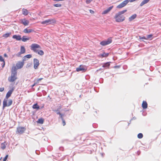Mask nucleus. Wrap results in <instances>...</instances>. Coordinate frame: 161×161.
Segmentation results:
<instances>
[{
  "label": "nucleus",
  "instance_id": "obj_1",
  "mask_svg": "<svg viewBox=\"0 0 161 161\" xmlns=\"http://www.w3.org/2000/svg\"><path fill=\"white\" fill-rule=\"evenodd\" d=\"M126 11L127 10L125 9L119 11L116 14L114 17L116 21L118 22H120L124 21L125 19V17L122 14L126 12Z\"/></svg>",
  "mask_w": 161,
  "mask_h": 161
},
{
  "label": "nucleus",
  "instance_id": "obj_2",
  "mask_svg": "<svg viewBox=\"0 0 161 161\" xmlns=\"http://www.w3.org/2000/svg\"><path fill=\"white\" fill-rule=\"evenodd\" d=\"M40 48L41 47L40 45L37 44L33 43L31 44V49L34 52L37 53L39 55H42L44 54V52L42 50L37 49Z\"/></svg>",
  "mask_w": 161,
  "mask_h": 161
},
{
  "label": "nucleus",
  "instance_id": "obj_3",
  "mask_svg": "<svg viewBox=\"0 0 161 161\" xmlns=\"http://www.w3.org/2000/svg\"><path fill=\"white\" fill-rule=\"evenodd\" d=\"M7 99H4L3 103V109H4L6 107L10 106L12 103V100L11 99H9L8 100V103H7Z\"/></svg>",
  "mask_w": 161,
  "mask_h": 161
},
{
  "label": "nucleus",
  "instance_id": "obj_4",
  "mask_svg": "<svg viewBox=\"0 0 161 161\" xmlns=\"http://www.w3.org/2000/svg\"><path fill=\"white\" fill-rule=\"evenodd\" d=\"M112 42L111 38H108L107 40L103 41L100 42V44L102 46H104L108 45Z\"/></svg>",
  "mask_w": 161,
  "mask_h": 161
},
{
  "label": "nucleus",
  "instance_id": "obj_5",
  "mask_svg": "<svg viewBox=\"0 0 161 161\" xmlns=\"http://www.w3.org/2000/svg\"><path fill=\"white\" fill-rule=\"evenodd\" d=\"M17 74L11 73V76L8 78V81L10 82H13L15 81L17 79Z\"/></svg>",
  "mask_w": 161,
  "mask_h": 161
},
{
  "label": "nucleus",
  "instance_id": "obj_6",
  "mask_svg": "<svg viewBox=\"0 0 161 161\" xmlns=\"http://www.w3.org/2000/svg\"><path fill=\"white\" fill-rule=\"evenodd\" d=\"M130 2V0H126L123 2L121 3L118 5L117 8H120L125 7Z\"/></svg>",
  "mask_w": 161,
  "mask_h": 161
},
{
  "label": "nucleus",
  "instance_id": "obj_7",
  "mask_svg": "<svg viewBox=\"0 0 161 161\" xmlns=\"http://www.w3.org/2000/svg\"><path fill=\"white\" fill-rule=\"evenodd\" d=\"M25 130L26 128L24 127H19L17 128L16 133L21 134L23 133Z\"/></svg>",
  "mask_w": 161,
  "mask_h": 161
},
{
  "label": "nucleus",
  "instance_id": "obj_8",
  "mask_svg": "<svg viewBox=\"0 0 161 161\" xmlns=\"http://www.w3.org/2000/svg\"><path fill=\"white\" fill-rule=\"evenodd\" d=\"M34 68L35 69H37L39 65V61L36 58H34L33 60Z\"/></svg>",
  "mask_w": 161,
  "mask_h": 161
},
{
  "label": "nucleus",
  "instance_id": "obj_9",
  "mask_svg": "<svg viewBox=\"0 0 161 161\" xmlns=\"http://www.w3.org/2000/svg\"><path fill=\"white\" fill-rule=\"evenodd\" d=\"M24 64V62L23 61H18L16 64V66L17 69H19L22 68Z\"/></svg>",
  "mask_w": 161,
  "mask_h": 161
},
{
  "label": "nucleus",
  "instance_id": "obj_10",
  "mask_svg": "<svg viewBox=\"0 0 161 161\" xmlns=\"http://www.w3.org/2000/svg\"><path fill=\"white\" fill-rule=\"evenodd\" d=\"M20 23L23 24L25 26L28 25L29 24V21L28 20H26L25 19H21L20 20Z\"/></svg>",
  "mask_w": 161,
  "mask_h": 161
},
{
  "label": "nucleus",
  "instance_id": "obj_11",
  "mask_svg": "<svg viewBox=\"0 0 161 161\" xmlns=\"http://www.w3.org/2000/svg\"><path fill=\"white\" fill-rule=\"evenodd\" d=\"M14 88H13L11 90H10L7 93L5 98L4 99H8L11 96V94L14 91Z\"/></svg>",
  "mask_w": 161,
  "mask_h": 161
},
{
  "label": "nucleus",
  "instance_id": "obj_12",
  "mask_svg": "<svg viewBox=\"0 0 161 161\" xmlns=\"http://www.w3.org/2000/svg\"><path fill=\"white\" fill-rule=\"evenodd\" d=\"M53 21V20L52 19H48L42 21L41 23L43 24H47V23L51 24L53 22H52Z\"/></svg>",
  "mask_w": 161,
  "mask_h": 161
},
{
  "label": "nucleus",
  "instance_id": "obj_13",
  "mask_svg": "<svg viewBox=\"0 0 161 161\" xmlns=\"http://www.w3.org/2000/svg\"><path fill=\"white\" fill-rule=\"evenodd\" d=\"M113 6H111L109 7L107 9L104 10L102 13V14H106L108 13L113 8Z\"/></svg>",
  "mask_w": 161,
  "mask_h": 161
},
{
  "label": "nucleus",
  "instance_id": "obj_14",
  "mask_svg": "<svg viewBox=\"0 0 161 161\" xmlns=\"http://www.w3.org/2000/svg\"><path fill=\"white\" fill-rule=\"evenodd\" d=\"M18 69L17 67L15 66H13L11 69V73H13L14 74H17V70Z\"/></svg>",
  "mask_w": 161,
  "mask_h": 161
},
{
  "label": "nucleus",
  "instance_id": "obj_15",
  "mask_svg": "<svg viewBox=\"0 0 161 161\" xmlns=\"http://www.w3.org/2000/svg\"><path fill=\"white\" fill-rule=\"evenodd\" d=\"M85 70V69L83 68V67L81 65L80 66L76 68V70L77 72L82 71H84Z\"/></svg>",
  "mask_w": 161,
  "mask_h": 161
},
{
  "label": "nucleus",
  "instance_id": "obj_16",
  "mask_svg": "<svg viewBox=\"0 0 161 161\" xmlns=\"http://www.w3.org/2000/svg\"><path fill=\"white\" fill-rule=\"evenodd\" d=\"M12 38L15 39L17 41H20L21 39V36L20 35H14L13 36Z\"/></svg>",
  "mask_w": 161,
  "mask_h": 161
},
{
  "label": "nucleus",
  "instance_id": "obj_17",
  "mask_svg": "<svg viewBox=\"0 0 161 161\" xmlns=\"http://www.w3.org/2000/svg\"><path fill=\"white\" fill-rule=\"evenodd\" d=\"M31 37H27L26 36H23V37L21 38L22 41L24 42H25L29 40L30 39Z\"/></svg>",
  "mask_w": 161,
  "mask_h": 161
},
{
  "label": "nucleus",
  "instance_id": "obj_18",
  "mask_svg": "<svg viewBox=\"0 0 161 161\" xmlns=\"http://www.w3.org/2000/svg\"><path fill=\"white\" fill-rule=\"evenodd\" d=\"M33 31L34 30L32 29H28L27 28H26L23 30V32L25 33H29Z\"/></svg>",
  "mask_w": 161,
  "mask_h": 161
},
{
  "label": "nucleus",
  "instance_id": "obj_19",
  "mask_svg": "<svg viewBox=\"0 0 161 161\" xmlns=\"http://www.w3.org/2000/svg\"><path fill=\"white\" fill-rule=\"evenodd\" d=\"M137 15L135 14L132 15L129 18V21H131L135 19Z\"/></svg>",
  "mask_w": 161,
  "mask_h": 161
},
{
  "label": "nucleus",
  "instance_id": "obj_20",
  "mask_svg": "<svg viewBox=\"0 0 161 161\" xmlns=\"http://www.w3.org/2000/svg\"><path fill=\"white\" fill-rule=\"evenodd\" d=\"M142 106L143 109H146L147 107V104L146 102L143 101L142 104Z\"/></svg>",
  "mask_w": 161,
  "mask_h": 161
},
{
  "label": "nucleus",
  "instance_id": "obj_21",
  "mask_svg": "<svg viewBox=\"0 0 161 161\" xmlns=\"http://www.w3.org/2000/svg\"><path fill=\"white\" fill-rule=\"evenodd\" d=\"M150 0H144L140 3V6L142 7L145 4L147 3Z\"/></svg>",
  "mask_w": 161,
  "mask_h": 161
},
{
  "label": "nucleus",
  "instance_id": "obj_22",
  "mask_svg": "<svg viewBox=\"0 0 161 161\" xmlns=\"http://www.w3.org/2000/svg\"><path fill=\"white\" fill-rule=\"evenodd\" d=\"M29 12L26 9L23 8L22 9V14L25 15L28 14Z\"/></svg>",
  "mask_w": 161,
  "mask_h": 161
},
{
  "label": "nucleus",
  "instance_id": "obj_23",
  "mask_svg": "<svg viewBox=\"0 0 161 161\" xmlns=\"http://www.w3.org/2000/svg\"><path fill=\"white\" fill-rule=\"evenodd\" d=\"M25 47L23 46H21L20 50V53H21L22 54H23L25 53Z\"/></svg>",
  "mask_w": 161,
  "mask_h": 161
},
{
  "label": "nucleus",
  "instance_id": "obj_24",
  "mask_svg": "<svg viewBox=\"0 0 161 161\" xmlns=\"http://www.w3.org/2000/svg\"><path fill=\"white\" fill-rule=\"evenodd\" d=\"M32 108L33 109H36L38 110L40 109V106L37 104V103H36L33 105Z\"/></svg>",
  "mask_w": 161,
  "mask_h": 161
},
{
  "label": "nucleus",
  "instance_id": "obj_25",
  "mask_svg": "<svg viewBox=\"0 0 161 161\" xmlns=\"http://www.w3.org/2000/svg\"><path fill=\"white\" fill-rule=\"evenodd\" d=\"M110 65V62H107L105 63H104L103 65V67L104 68H108L109 67Z\"/></svg>",
  "mask_w": 161,
  "mask_h": 161
},
{
  "label": "nucleus",
  "instance_id": "obj_26",
  "mask_svg": "<svg viewBox=\"0 0 161 161\" xmlns=\"http://www.w3.org/2000/svg\"><path fill=\"white\" fill-rule=\"evenodd\" d=\"M44 121V120L43 119L40 118L38 119V120L37 121V122L40 124H43Z\"/></svg>",
  "mask_w": 161,
  "mask_h": 161
},
{
  "label": "nucleus",
  "instance_id": "obj_27",
  "mask_svg": "<svg viewBox=\"0 0 161 161\" xmlns=\"http://www.w3.org/2000/svg\"><path fill=\"white\" fill-rule=\"evenodd\" d=\"M11 34V32L6 33V34H3V37L5 38H6L8 37Z\"/></svg>",
  "mask_w": 161,
  "mask_h": 161
},
{
  "label": "nucleus",
  "instance_id": "obj_28",
  "mask_svg": "<svg viewBox=\"0 0 161 161\" xmlns=\"http://www.w3.org/2000/svg\"><path fill=\"white\" fill-rule=\"evenodd\" d=\"M6 145H5V143L4 142L3 143H2L1 144V148L4 150L6 148Z\"/></svg>",
  "mask_w": 161,
  "mask_h": 161
},
{
  "label": "nucleus",
  "instance_id": "obj_29",
  "mask_svg": "<svg viewBox=\"0 0 161 161\" xmlns=\"http://www.w3.org/2000/svg\"><path fill=\"white\" fill-rule=\"evenodd\" d=\"M43 79V78H40L38 79H37L36 80H35V81H36V83H38L39 82L42 80Z\"/></svg>",
  "mask_w": 161,
  "mask_h": 161
},
{
  "label": "nucleus",
  "instance_id": "obj_30",
  "mask_svg": "<svg viewBox=\"0 0 161 161\" xmlns=\"http://www.w3.org/2000/svg\"><path fill=\"white\" fill-rule=\"evenodd\" d=\"M152 36H153V35H152V34H150V35H148L147 36L146 39H151Z\"/></svg>",
  "mask_w": 161,
  "mask_h": 161
},
{
  "label": "nucleus",
  "instance_id": "obj_31",
  "mask_svg": "<svg viewBox=\"0 0 161 161\" xmlns=\"http://www.w3.org/2000/svg\"><path fill=\"white\" fill-rule=\"evenodd\" d=\"M137 137L139 139H141L143 137V135L142 133H140L138 134L137 135Z\"/></svg>",
  "mask_w": 161,
  "mask_h": 161
},
{
  "label": "nucleus",
  "instance_id": "obj_32",
  "mask_svg": "<svg viewBox=\"0 0 161 161\" xmlns=\"http://www.w3.org/2000/svg\"><path fill=\"white\" fill-rule=\"evenodd\" d=\"M32 64L31 63H28L26 65V68H29L31 67L32 66Z\"/></svg>",
  "mask_w": 161,
  "mask_h": 161
},
{
  "label": "nucleus",
  "instance_id": "obj_33",
  "mask_svg": "<svg viewBox=\"0 0 161 161\" xmlns=\"http://www.w3.org/2000/svg\"><path fill=\"white\" fill-rule=\"evenodd\" d=\"M108 53H104L102 55V56L103 57H106L108 56Z\"/></svg>",
  "mask_w": 161,
  "mask_h": 161
},
{
  "label": "nucleus",
  "instance_id": "obj_34",
  "mask_svg": "<svg viewBox=\"0 0 161 161\" xmlns=\"http://www.w3.org/2000/svg\"><path fill=\"white\" fill-rule=\"evenodd\" d=\"M54 6L55 7H60L61 6V4L59 3L54 4Z\"/></svg>",
  "mask_w": 161,
  "mask_h": 161
},
{
  "label": "nucleus",
  "instance_id": "obj_35",
  "mask_svg": "<svg viewBox=\"0 0 161 161\" xmlns=\"http://www.w3.org/2000/svg\"><path fill=\"white\" fill-rule=\"evenodd\" d=\"M25 56L26 58H30L32 57V55L31 54H28Z\"/></svg>",
  "mask_w": 161,
  "mask_h": 161
},
{
  "label": "nucleus",
  "instance_id": "obj_36",
  "mask_svg": "<svg viewBox=\"0 0 161 161\" xmlns=\"http://www.w3.org/2000/svg\"><path fill=\"white\" fill-rule=\"evenodd\" d=\"M0 61L3 62H5L3 58L1 56H0Z\"/></svg>",
  "mask_w": 161,
  "mask_h": 161
},
{
  "label": "nucleus",
  "instance_id": "obj_37",
  "mask_svg": "<svg viewBox=\"0 0 161 161\" xmlns=\"http://www.w3.org/2000/svg\"><path fill=\"white\" fill-rule=\"evenodd\" d=\"M22 54V53H20V52H19L18 53L16 54V55L17 57H19L20 56L21 54Z\"/></svg>",
  "mask_w": 161,
  "mask_h": 161
},
{
  "label": "nucleus",
  "instance_id": "obj_38",
  "mask_svg": "<svg viewBox=\"0 0 161 161\" xmlns=\"http://www.w3.org/2000/svg\"><path fill=\"white\" fill-rule=\"evenodd\" d=\"M8 155H6L5 157V158H4L3 159V161H6L8 158Z\"/></svg>",
  "mask_w": 161,
  "mask_h": 161
},
{
  "label": "nucleus",
  "instance_id": "obj_39",
  "mask_svg": "<svg viewBox=\"0 0 161 161\" xmlns=\"http://www.w3.org/2000/svg\"><path fill=\"white\" fill-rule=\"evenodd\" d=\"M92 0H86V3L87 4H89Z\"/></svg>",
  "mask_w": 161,
  "mask_h": 161
},
{
  "label": "nucleus",
  "instance_id": "obj_40",
  "mask_svg": "<svg viewBox=\"0 0 161 161\" xmlns=\"http://www.w3.org/2000/svg\"><path fill=\"white\" fill-rule=\"evenodd\" d=\"M59 115H60V118L62 119V120H63V119H64L63 117V114H61Z\"/></svg>",
  "mask_w": 161,
  "mask_h": 161
},
{
  "label": "nucleus",
  "instance_id": "obj_41",
  "mask_svg": "<svg viewBox=\"0 0 161 161\" xmlns=\"http://www.w3.org/2000/svg\"><path fill=\"white\" fill-rule=\"evenodd\" d=\"M26 57H25V56H24L23 58L22 61H23L24 62V61L26 60Z\"/></svg>",
  "mask_w": 161,
  "mask_h": 161
},
{
  "label": "nucleus",
  "instance_id": "obj_42",
  "mask_svg": "<svg viewBox=\"0 0 161 161\" xmlns=\"http://www.w3.org/2000/svg\"><path fill=\"white\" fill-rule=\"evenodd\" d=\"M2 64V67L3 68L4 67L5 65V62H3V63Z\"/></svg>",
  "mask_w": 161,
  "mask_h": 161
},
{
  "label": "nucleus",
  "instance_id": "obj_43",
  "mask_svg": "<svg viewBox=\"0 0 161 161\" xmlns=\"http://www.w3.org/2000/svg\"><path fill=\"white\" fill-rule=\"evenodd\" d=\"M146 38H147V37L143 36V37H142L141 38H140V39L147 40V39H146Z\"/></svg>",
  "mask_w": 161,
  "mask_h": 161
},
{
  "label": "nucleus",
  "instance_id": "obj_44",
  "mask_svg": "<svg viewBox=\"0 0 161 161\" xmlns=\"http://www.w3.org/2000/svg\"><path fill=\"white\" fill-rule=\"evenodd\" d=\"M4 90V88L3 87H2L0 88V92H2Z\"/></svg>",
  "mask_w": 161,
  "mask_h": 161
},
{
  "label": "nucleus",
  "instance_id": "obj_45",
  "mask_svg": "<svg viewBox=\"0 0 161 161\" xmlns=\"http://www.w3.org/2000/svg\"><path fill=\"white\" fill-rule=\"evenodd\" d=\"M63 121V126H64L65 125V121L63 119V120H62Z\"/></svg>",
  "mask_w": 161,
  "mask_h": 161
},
{
  "label": "nucleus",
  "instance_id": "obj_46",
  "mask_svg": "<svg viewBox=\"0 0 161 161\" xmlns=\"http://www.w3.org/2000/svg\"><path fill=\"white\" fill-rule=\"evenodd\" d=\"M90 12L91 14H93L94 13V11L92 10H90Z\"/></svg>",
  "mask_w": 161,
  "mask_h": 161
},
{
  "label": "nucleus",
  "instance_id": "obj_47",
  "mask_svg": "<svg viewBox=\"0 0 161 161\" xmlns=\"http://www.w3.org/2000/svg\"><path fill=\"white\" fill-rule=\"evenodd\" d=\"M54 1H63L64 0H53Z\"/></svg>",
  "mask_w": 161,
  "mask_h": 161
},
{
  "label": "nucleus",
  "instance_id": "obj_48",
  "mask_svg": "<svg viewBox=\"0 0 161 161\" xmlns=\"http://www.w3.org/2000/svg\"><path fill=\"white\" fill-rule=\"evenodd\" d=\"M35 82H36V81H35ZM36 82H35V83H34V84L33 85H32V87H33V86H34L35 85H36Z\"/></svg>",
  "mask_w": 161,
  "mask_h": 161
},
{
  "label": "nucleus",
  "instance_id": "obj_49",
  "mask_svg": "<svg viewBox=\"0 0 161 161\" xmlns=\"http://www.w3.org/2000/svg\"><path fill=\"white\" fill-rule=\"evenodd\" d=\"M57 114H58L60 115V114H61V113H60L59 112H57Z\"/></svg>",
  "mask_w": 161,
  "mask_h": 161
},
{
  "label": "nucleus",
  "instance_id": "obj_50",
  "mask_svg": "<svg viewBox=\"0 0 161 161\" xmlns=\"http://www.w3.org/2000/svg\"><path fill=\"white\" fill-rule=\"evenodd\" d=\"M4 57H7V55L6 53L4 54Z\"/></svg>",
  "mask_w": 161,
  "mask_h": 161
},
{
  "label": "nucleus",
  "instance_id": "obj_51",
  "mask_svg": "<svg viewBox=\"0 0 161 161\" xmlns=\"http://www.w3.org/2000/svg\"><path fill=\"white\" fill-rule=\"evenodd\" d=\"M118 67H119L117 66H114V68H118Z\"/></svg>",
  "mask_w": 161,
  "mask_h": 161
},
{
  "label": "nucleus",
  "instance_id": "obj_52",
  "mask_svg": "<svg viewBox=\"0 0 161 161\" xmlns=\"http://www.w3.org/2000/svg\"><path fill=\"white\" fill-rule=\"evenodd\" d=\"M58 111V110H56V111Z\"/></svg>",
  "mask_w": 161,
  "mask_h": 161
}]
</instances>
